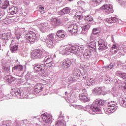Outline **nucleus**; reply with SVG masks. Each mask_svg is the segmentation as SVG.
I'll list each match as a JSON object with an SVG mask.
<instances>
[{"label":"nucleus","mask_w":126,"mask_h":126,"mask_svg":"<svg viewBox=\"0 0 126 126\" xmlns=\"http://www.w3.org/2000/svg\"><path fill=\"white\" fill-rule=\"evenodd\" d=\"M3 16V15L0 14V19H1V18H2V17Z\"/></svg>","instance_id":"obj_57"},{"label":"nucleus","mask_w":126,"mask_h":126,"mask_svg":"<svg viewBox=\"0 0 126 126\" xmlns=\"http://www.w3.org/2000/svg\"><path fill=\"white\" fill-rule=\"evenodd\" d=\"M4 79L8 83H11V82H13L15 80V78L12 77L11 75H7L5 76Z\"/></svg>","instance_id":"obj_26"},{"label":"nucleus","mask_w":126,"mask_h":126,"mask_svg":"<svg viewBox=\"0 0 126 126\" xmlns=\"http://www.w3.org/2000/svg\"><path fill=\"white\" fill-rule=\"evenodd\" d=\"M83 56L85 60H89L90 59V57H91V52L90 51H88V50L85 51L84 53L83 54Z\"/></svg>","instance_id":"obj_28"},{"label":"nucleus","mask_w":126,"mask_h":126,"mask_svg":"<svg viewBox=\"0 0 126 126\" xmlns=\"http://www.w3.org/2000/svg\"><path fill=\"white\" fill-rule=\"evenodd\" d=\"M18 10V7L17 6L12 5L9 7V11L12 15H13V14H16Z\"/></svg>","instance_id":"obj_17"},{"label":"nucleus","mask_w":126,"mask_h":126,"mask_svg":"<svg viewBox=\"0 0 126 126\" xmlns=\"http://www.w3.org/2000/svg\"><path fill=\"white\" fill-rule=\"evenodd\" d=\"M118 1H120V2H122V3H126V0H118Z\"/></svg>","instance_id":"obj_52"},{"label":"nucleus","mask_w":126,"mask_h":126,"mask_svg":"<svg viewBox=\"0 0 126 126\" xmlns=\"http://www.w3.org/2000/svg\"><path fill=\"white\" fill-rule=\"evenodd\" d=\"M85 20L88 22H91L93 21V17L90 15H88L85 17Z\"/></svg>","instance_id":"obj_37"},{"label":"nucleus","mask_w":126,"mask_h":126,"mask_svg":"<svg viewBox=\"0 0 126 126\" xmlns=\"http://www.w3.org/2000/svg\"><path fill=\"white\" fill-rule=\"evenodd\" d=\"M0 75H1V70H0Z\"/></svg>","instance_id":"obj_58"},{"label":"nucleus","mask_w":126,"mask_h":126,"mask_svg":"<svg viewBox=\"0 0 126 126\" xmlns=\"http://www.w3.org/2000/svg\"><path fill=\"white\" fill-rule=\"evenodd\" d=\"M11 35V33H10V32H5L2 33L0 38L2 40H8V39L10 38Z\"/></svg>","instance_id":"obj_23"},{"label":"nucleus","mask_w":126,"mask_h":126,"mask_svg":"<svg viewBox=\"0 0 126 126\" xmlns=\"http://www.w3.org/2000/svg\"><path fill=\"white\" fill-rule=\"evenodd\" d=\"M100 9L103 10V11L107 14H109V13H113V12H114V9H113V5L112 4L103 5L100 7Z\"/></svg>","instance_id":"obj_11"},{"label":"nucleus","mask_w":126,"mask_h":126,"mask_svg":"<svg viewBox=\"0 0 126 126\" xmlns=\"http://www.w3.org/2000/svg\"><path fill=\"white\" fill-rule=\"evenodd\" d=\"M88 77V74L87 73H84L83 75V78L86 79Z\"/></svg>","instance_id":"obj_49"},{"label":"nucleus","mask_w":126,"mask_h":126,"mask_svg":"<svg viewBox=\"0 0 126 126\" xmlns=\"http://www.w3.org/2000/svg\"><path fill=\"white\" fill-rule=\"evenodd\" d=\"M3 23L4 24H8V19L7 18H6L2 20Z\"/></svg>","instance_id":"obj_45"},{"label":"nucleus","mask_w":126,"mask_h":126,"mask_svg":"<svg viewBox=\"0 0 126 126\" xmlns=\"http://www.w3.org/2000/svg\"><path fill=\"white\" fill-rule=\"evenodd\" d=\"M99 32L97 30V29H94L92 32L93 34L91 35H93L94 38H95V35H97V34H99Z\"/></svg>","instance_id":"obj_42"},{"label":"nucleus","mask_w":126,"mask_h":126,"mask_svg":"<svg viewBox=\"0 0 126 126\" xmlns=\"http://www.w3.org/2000/svg\"><path fill=\"white\" fill-rule=\"evenodd\" d=\"M83 12H84V10H83V9H80L76 13L75 18H78L79 20H81V19L83 18V15H82V13H83Z\"/></svg>","instance_id":"obj_19"},{"label":"nucleus","mask_w":126,"mask_h":126,"mask_svg":"<svg viewBox=\"0 0 126 126\" xmlns=\"http://www.w3.org/2000/svg\"><path fill=\"white\" fill-rule=\"evenodd\" d=\"M55 34L53 33L49 34L47 35L46 39L43 40L46 43V45L48 48H53L55 46L54 42Z\"/></svg>","instance_id":"obj_5"},{"label":"nucleus","mask_w":126,"mask_h":126,"mask_svg":"<svg viewBox=\"0 0 126 126\" xmlns=\"http://www.w3.org/2000/svg\"><path fill=\"white\" fill-rule=\"evenodd\" d=\"M105 21L107 22V23H109L110 24H112V23H116V22H118V18L114 17H111L108 19H106Z\"/></svg>","instance_id":"obj_25"},{"label":"nucleus","mask_w":126,"mask_h":126,"mask_svg":"<svg viewBox=\"0 0 126 126\" xmlns=\"http://www.w3.org/2000/svg\"><path fill=\"white\" fill-rule=\"evenodd\" d=\"M81 74V71L77 68H75L72 72V75L74 76L76 79H78V77H80Z\"/></svg>","instance_id":"obj_18"},{"label":"nucleus","mask_w":126,"mask_h":126,"mask_svg":"<svg viewBox=\"0 0 126 126\" xmlns=\"http://www.w3.org/2000/svg\"><path fill=\"white\" fill-rule=\"evenodd\" d=\"M124 88H125V89H126V86H124Z\"/></svg>","instance_id":"obj_60"},{"label":"nucleus","mask_w":126,"mask_h":126,"mask_svg":"<svg viewBox=\"0 0 126 126\" xmlns=\"http://www.w3.org/2000/svg\"><path fill=\"white\" fill-rule=\"evenodd\" d=\"M87 93H82L79 94V99L83 103H85V102H89L90 101V98L87 96Z\"/></svg>","instance_id":"obj_14"},{"label":"nucleus","mask_w":126,"mask_h":126,"mask_svg":"<svg viewBox=\"0 0 126 126\" xmlns=\"http://www.w3.org/2000/svg\"><path fill=\"white\" fill-rule=\"evenodd\" d=\"M70 10H71V9L69 8L68 7H66L61 10L60 13L62 15L68 14L70 12Z\"/></svg>","instance_id":"obj_32"},{"label":"nucleus","mask_w":126,"mask_h":126,"mask_svg":"<svg viewBox=\"0 0 126 126\" xmlns=\"http://www.w3.org/2000/svg\"><path fill=\"white\" fill-rule=\"evenodd\" d=\"M98 50L99 51H104V50H107L108 49V46H107V44L103 39H99L98 41Z\"/></svg>","instance_id":"obj_13"},{"label":"nucleus","mask_w":126,"mask_h":126,"mask_svg":"<svg viewBox=\"0 0 126 126\" xmlns=\"http://www.w3.org/2000/svg\"><path fill=\"white\" fill-rule=\"evenodd\" d=\"M120 77L121 78H123V79H126V73H123L121 74Z\"/></svg>","instance_id":"obj_47"},{"label":"nucleus","mask_w":126,"mask_h":126,"mask_svg":"<svg viewBox=\"0 0 126 126\" xmlns=\"http://www.w3.org/2000/svg\"><path fill=\"white\" fill-rule=\"evenodd\" d=\"M65 93V94H67V92H66Z\"/></svg>","instance_id":"obj_61"},{"label":"nucleus","mask_w":126,"mask_h":126,"mask_svg":"<svg viewBox=\"0 0 126 126\" xmlns=\"http://www.w3.org/2000/svg\"><path fill=\"white\" fill-rule=\"evenodd\" d=\"M2 68L4 71H6V72H9V66L6 63H2Z\"/></svg>","instance_id":"obj_34"},{"label":"nucleus","mask_w":126,"mask_h":126,"mask_svg":"<svg viewBox=\"0 0 126 126\" xmlns=\"http://www.w3.org/2000/svg\"><path fill=\"white\" fill-rule=\"evenodd\" d=\"M70 60L71 61L72 63H75L76 64H78L77 63H76V59H70Z\"/></svg>","instance_id":"obj_50"},{"label":"nucleus","mask_w":126,"mask_h":126,"mask_svg":"<svg viewBox=\"0 0 126 126\" xmlns=\"http://www.w3.org/2000/svg\"><path fill=\"white\" fill-rule=\"evenodd\" d=\"M18 50V45H10V50L11 53H15Z\"/></svg>","instance_id":"obj_29"},{"label":"nucleus","mask_w":126,"mask_h":126,"mask_svg":"<svg viewBox=\"0 0 126 126\" xmlns=\"http://www.w3.org/2000/svg\"><path fill=\"white\" fill-rule=\"evenodd\" d=\"M31 58L32 60L42 59L44 58V51L40 50H36L32 54Z\"/></svg>","instance_id":"obj_9"},{"label":"nucleus","mask_w":126,"mask_h":126,"mask_svg":"<svg viewBox=\"0 0 126 126\" xmlns=\"http://www.w3.org/2000/svg\"><path fill=\"white\" fill-rule=\"evenodd\" d=\"M93 1L94 2V6H97V5H99V3H101L102 0H93Z\"/></svg>","instance_id":"obj_43"},{"label":"nucleus","mask_w":126,"mask_h":126,"mask_svg":"<svg viewBox=\"0 0 126 126\" xmlns=\"http://www.w3.org/2000/svg\"><path fill=\"white\" fill-rule=\"evenodd\" d=\"M64 34H65L64 31L63 30H59L56 33V38H57V37H58V38H64V37H65V35Z\"/></svg>","instance_id":"obj_24"},{"label":"nucleus","mask_w":126,"mask_h":126,"mask_svg":"<svg viewBox=\"0 0 126 126\" xmlns=\"http://www.w3.org/2000/svg\"><path fill=\"white\" fill-rule=\"evenodd\" d=\"M49 28H50V26L48 23H44L42 25V26L40 28V31L43 33L44 32H47L48 30H49Z\"/></svg>","instance_id":"obj_22"},{"label":"nucleus","mask_w":126,"mask_h":126,"mask_svg":"<svg viewBox=\"0 0 126 126\" xmlns=\"http://www.w3.org/2000/svg\"><path fill=\"white\" fill-rule=\"evenodd\" d=\"M60 114H62V112H60Z\"/></svg>","instance_id":"obj_63"},{"label":"nucleus","mask_w":126,"mask_h":126,"mask_svg":"<svg viewBox=\"0 0 126 126\" xmlns=\"http://www.w3.org/2000/svg\"><path fill=\"white\" fill-rule=\"evenodd\" d=\"M87 85L89 86H92L95 84V80L93 78H90L87 80Z\"/></svg>","instance_id":"obj_36"},{"label":"nucleus","mask_w":126,"mask_h":126,"mask_svg":"<svg viewBox=\"0 0 126 126\" xmlns=\"http://www.w3.org/2000/svg\"><path fill=\"white\" fill-rule=\"evenodd\" d=\"M21 38V34L20 33H16V39L17 40H19Z\"/></svg>","instance_id":"obj_46"},{"label":"nucleus","mask_w":126,"mask_h":126,"mask_svg":"<svg viewBox=\"0 0 126 126\" xmlns=\"http://www.w3.org/2000/svg\"><path fill=\"white\" fill-rule=\"evenodd\" d=\"M44 62L45 63V64H37L34 66V69L36 71H41V72H43L46 66L47 67H52V66L55 65V63L53 61V58L51 56L46 57L44 60Z\"/></svg>","instance_id":"obj_1"},{"label":"nucleus","mask_w":126,"mask_h":126,"mask_svg":"<svg viewBox=\"0 0 126 126\" xmlns=\"http://www.w3.org/2000/svg\"><path fill=\"white\" fill-rule=\"evenodd\" d=\"M25 78L27 81H32L34 78H33V76L30 73H28L25 76Z\"/></svg>","instance_id":"obj_35"},{"label":"nucleus","mask_w":126,"mask_h":126,"mask_svg":"<svg viewBox=\"0 0 126 126\" xmlns=\"http://www.w3.org/2000/svg\"><path fill=\"white\" fill-rule=\"evenodd\" d=\"M45 13V11L44 10L40 11V13H41V14H43V13Z\"/></svg>","instance_id":"obj_56"},{"label":"nucleus","mask_w":126,"mask_h":126,"mask_svg":"<svg viewBox=\"0 0 126 126\" xmlns=\"http://www.w3.org/2000/svg\"><path fill=\"white\" fill-rule=\"evenodd\" d=\"M9 6V1L6 0L1 4V8L2 9H6Z\"/></svg>","instance_id":"obj_31"},{"label":"nucleus","mask_w":126,"mask_h":126,"mask_svg":"<svg viewBox=\"0 0 126 126\" xmlns=\"http://www.w3.org/2000/svg\"><path fill=\"white\" fill-rule=\"evenodd\" d=\"M114 66L113 65V63H110L108 66H107L105 67L106 69H107L108 70H110V69H112L113 68V67Z\"/></svg>","instance_id":"obj_44"},{"label":"nucleus","mask_w":126,"mask_h":126,"mask_svg":"<svg viewBox=\"0 0 126 126\" xmlns=\"http://www.w3.org/2000/svg\"><path fill=\"white\" fill-rule=\"evenodd\" d=\"M102 92V88L99 87L95 88L93 90V92L95 95H101Z\"/></svg>","instance_id":"obj_27"},{"label":"nucleus","mask_w":126,"mask_h":126,"mask_svg":"<svg viewBox=\"0 0 126 126\" xmlns=\"http://www.w3.org/2000/svg\"><path fill=\"white\" fill-rule=\"evenodd\" d=\"M119 50V47H118L116 44H113L112 47L111 48L110 52L112 54H117Z\"/></svg>","instance_id":"obj_30"},{"label":"nucleus","mask_w":126,"mask_h":126,"mask_svg":"<svg viewBox=\"0 0 126 126\" xmlns=\"http://www.w3.org/2000/svg\"><path fill=\"white\" fill-rule=\"evenodd\" d=\"M95 40V37L93 35H91L90 38L86 41L87 46L89 50H96V42Z\"/></svg>","instance_id":"obj_7"},{"label":"nucleus","mask_w":126,"mask_h":126,"mask_svg":"<svg viewBox=\"0 0 126 126\" xmlns=\"http://www.w3.org/2000/svg\"><path fill=\"white\" fill-rule=\"evenodd\" d=\"M90 28V23H87L82 27V32H81V34H86L87 31Z\"/></svg>","instance_id":"obj_20"},{"label":"nucleus","mask_w":126,"mask_h":126,"mask_svg":"<svg viewBox=\"0 0 126 126\" xmlns=\"http://www.w3.org/2000/svg\"><path fill=\"white\" fill-rule=\"evenodd\" d=\"M68 81L70 82V83H72L73 82H74L75 81H76V79L74 76H69L68 77Z\"/></svg>","instance_id":"obj_39"},{"label":"nucleus","mask_w":126,"mask_h":126,"mask_svg":"<svg viewBox=\"0 0 126 126\" xmlns=\"http://www.w3.org/2000/svg\"><path fill=\"white\" fill-rule=\"evenodd\" d=\"M23 89L22 88H15L12 90L11 94L13 96H17V97H19V98H20V97L21 96V94L23 93Z\"/></svg>","instance_id":"obj_12"},{"label":"nucleus","mask_w":126,"mask_h":126,"mask_svg":"<svg viewBox=\"0 0 126 126\" xmlns=\"http://www.w3.org/2000/svg\"><path fill=\"white\" fill-rule=\"evenodd\" d=\"M25 38L26 39L25 40L26 43H31V44H33V43L36 41L37 36L36 35V33L30 31L26 34Z\"/></svg>","instance_id":"obj_4"},{"label":"nucleus","mask_w":126,"mask_h":126,"mask_svg":"<svg viewBox=\"0 0 126 126\" xmlns=\"http://www.w3.org/2000/svg\"><path fill=\"white\" fill-rule=\"evenodd\" d=\"M105 80L106 81H107V82H110V81H111V78L107 77L106 78H105Z\"/></svg>","instance_id":"obj_53"},{"label":"nucleus","mask_w":126,"mask_h":126,"mask_svg":"<svg viewBox=\"0 0 126 126\" xmlns=\"http://www.w3.org/2000/svg\"><path fill=\"white\" fill-rule=\"evenodd\" d=\"M117 103L114 101H109L108 103L107 106L108 108L106 109V112L109 113H114L115 111H117L118 106H117Z\"/></svg>","instance_id":"obj_8"},{"label":"nucleus","mask_w":126,"mask_h":126,"mask_svg":"<svg viewBox=\"0 0 126 126\" xmlns=\"http://www.w3.org/2000/svg\"><path fill=\"white\" fill-rule=\"evenodd\" d=\"M103 104H104V101L102 99H98L95 100L92 105L87 106V108H89V109L91 110L92 112L98 113L101 111V107H100V106H102Z\"/></svg>","instance_id":"obj_3"},{"label":"nucleus","mask_w":126,"mask_h":126,"mask_svg":"<svg viewBox=\"0 0 126 126\" xmlns=\"http://www.w3.org/2000/svg\"><path fill=\"white\" fill-rule=\"evenodd\" d=\"M1 46L0 44V50H1Z\"/></svg>","instance_id":"obj_59"},{"label":"nucleus","mask_w":126,"mask_h":126,"mask_svg":"<svg viewBox=\"0 0 126 126\" xmlns=\"http://www.w3.org/2000/svg\"><path fill=\"white\" fill-rule=\"evenodd\" d=\"M20 98H28V93H27V92H24V91L23 90V93L22 94H21Z\"/></svg>","instance_id":"obj_40"},{"label":"nucleus","mask_w":126,"mask_h":126,"mask_svg":"<svg viewBox=\"0 0 126 126\" xmlns=\"http://www.w3.org/2000/svg\"><path fill=\"white\" fill-rule=\"evenodd\" d=\"M56 126H65L64 125V117L61 114L57 121L55 122Z\"/></svg>","instance_id":"obj_15"},{"label":"nucleus","mask_w":126,"mask_h":126,"mask_svg":"<svg viewBox=\"0 0 126 126\" xmlns=\"http://www.w3.org/2000/svg\"><path fill=\"white\" fill-rule=\"evenodd\" d=\"M41 118L43 122L46 123L47 125H50L53 123V117L50 114L44 113L43 115H41Z\"/></svg>","instance_id":"obj_10"},{"label":"nucleus","mask_w":126,"mask_h":126,"mask_svg":"<svg viewBox=\"0 0 126 126\" xmlns=\"http://www.w3.org/2000/svg\"><path fill=\"white\" fill-rule=\"evenodd\" d=\"M23 68H24V67L21 65H18L13 67L14 69H16L19 71H22L23 70Z\"/></svg>","instance_id":"obj_38"},{"label":"nucleus","mask_w":126,"mask_h":126,"mask_svg":"<svg viewBox=\"0 0 126 126\" xmlns=\"http://www.w3.org/2000/svg\"><path fill=\"white\" fill-rule=\"evenodd\" d=\"M38 8H39V9H40V10H44V9H45V8H44V6H42V5H39L38 7Z\"/></svg>","instance_id":"obj_51"},{"label":"nucleus","mask_w":126,"mask_h":126,"mask_svg":"<svg viewBox=\"0 0 126 126\" xmlns=\"http://www.w3.org/2000/svg\"><path fill=\"white\" fill-rule=\"evenodd\" d=\"M2 2H3V0H0V5H1Z\"/></svg>","instance_id":"obj_54"},{"label":"nucleus","mask_w":126,"mask_h":126,"mask_svg":"<svg viewBox=\"0 0 126 126\" xmlns=\"http://www.w3.org/2000/svg\"><path fill=\"white\" fill-rule=\"evenodd\" d=\"M67 27L68 28V31L73 35V34H78L80 33V32H79V27L76 24L71 23L68 25Z\"/></svg>","instance_id":"obj_6"},{"label":"nucleus","mask_w":126,"mask_h":126,"mask_svg":"<svg viewBox=\"0 0 126 126\" xmlns=\"http://www.w3.org/2000/svg\"><path fill=\"white\" fill-rule=\"evenodd\" d=\"M84 48L83 46H78L77 45H75L71 46L70 47L63 48L62 50V53L64 55H69L70 53L72 54H79L80 53H82L83 52Z\"/></svg>","instance_id":"obj_2"},{"label":"nucleus","mask_w":126,"mask_h":126,"mask_svg":"<svg viewBox=\"0 0 126 126\" xmlns=\"http://www.w3.org/2000/svg\"><path fill=\"white\" fill-rule=\"evenodd\" d=\"M44 89V88H43V87H42V85L41 84H39L37 85V87L35 88L34 89V92H35V93L38 94V93H40V92H41V91H43V90Z\"/></svg>","instance_id":"obj_33"},{"label":"nucleus","mask_w":126,"mask_h":126,"mask_svg":"<svg viewBox=\"0 0 126 126\" xmlns=\"http://www.w3.org/2000/svg\"><path fill=\"white\" fill-rule=\"evenodd\" d=\"M44 75V76H46V74H45Z\"/></svg>","instance_id":"obj_62"},{"label":"nucleus","mask_w":126,"mask_h":126,"mask_svg":"<svg viewBox=\"0 0 126 126\" xmlns=\"http://www.w3.org/2000/svg\"><path fill=\"white\" fill-rule=\"evenodd\" d=\"M15 42H14V40H12L11 41V44L10 45H14Z\"/></svg>","instance_id":"obj_55"},{"label":"nucleus","mask_w":126,"mask_h":126,"mask_svg":"<svg viewBox=\"0 0 126 126\" xmlns=\"http://www.w3.org/2000/svg\"><path fill=\"white\" fill-rule=\"evenodd\" d=\"M120 104L122 107H124V108H126V101H125V99H123V98H122L120 100Z\"/></svg>","instance_id":"obj_41"},{"label":"nucleus","mask_w":126,"mask_h":126,"mask_svg":"<svg viewBox=\"0 0 126 126\" xmlns=\"http://www.w3.org/2000/svg\"><path fill=\"white\" fill-rule=\"evenodd\" d=\"M17 79H19V78H17Z\"/></svg>","instance_id":"obj_64"},{"label":"nucleus","mask_w":126,"mask_h":126,"mask_svg":"<svg viewBox=\"0 0 126 126\" xmlns=\"http://www.w3.org/2000/svg\"><path fill=\"white\" fill-rule=\"evenodd\" d=\"M75 108L77 110H82V109H83V106L81 105H77Z\"/></svg>","instance_id":"obj_48"},{"label":"nucleus","mask_w":126,"mask_h":126,"mask_svg":"<svg viewBox=\"0 0 126 126\" xmlns=\"http://www.w3.org/2000/svg\"><path fill=\"white\" fill-rule=\"evenodd\" d=\"M51 23L52 24H53V25H55V26H59L63 24L62 23V20L57 18L52 19L51 20Z\"/></svg>","instance_id":"obj_21"},{"label":"nucleus","mask_w":126,"mask_h":126,"mask_svg":"<svg viewBox=\"0 0 126 126\" xmlns=\"http://www.w3.org/2000/svg\"><path fill=\"white\" fill-rule=\"evenodd\" d=\"M72 64V62H71V60H66L64 61L63 63L62 67L63 69H67V68H68Z\"/></svg>","instance_id":"obj_16"}]
</instances>
